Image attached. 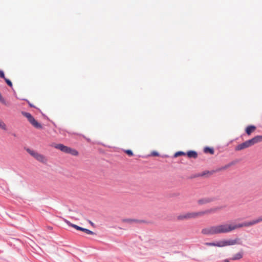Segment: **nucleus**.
Segmentation results:
<instances>
[{"label":"nucleus","instance_id":"obj_1","mask_svg":"<svg viewBox=\"0 0 262 262\" xmlns=\"http://www.w3.org/2000/svg\"><path fill=\"white\" fill-rule=\"evenodd\" d=\"M215 211L214 209H210L206 210L205 211H199V212H187L184 214H180L177 217V220L181 221L184 220H187L191 219H195L198 216L203 215L205 214L210 213Z\"/></svg>","mask_w":262,"mask_h":262},{"label":"nucleus","instance_id":"obj_2","mask_svg":"<svg viewBox=\"0 0 262 262\" xmlns=\"http://www.w3.org/2000/svg\"><path fill=\"white\" fill-rule=\"evenodd\" d=\"M201 233L206 235L226 233L224 224L204 228L202 229Z\"/></svg>","mask_w":262,"mask_h":262},{"label":"nucleus","instance_id":"obj_3","mask_svg":"<svg viewBox=\"0 0 262 262\" xmlns=\"http://www.w3.org/2000/svg\"><path fill=\"white\" fill-rule=\"evenodd\" d=\"M252 225L250 221L245 222L243 223H239L234 225L231 224H224L226 233H229L237 228H242L243 227H250Z\"/></svg>","mask_w":262,"mask_h":262},{"label":"nucleus","instance_id":"obj_4","mask_svg":"<svg viewBox=\"0 0 262 262\" xmlns=\"http://www.w3.org/2000/svg\"><path fill=\"white\" fill-rule=\"evenodd\" d=\"M21 114L28 119V121L33 125L34 127L37 129H42V125L38 122L32 115L26 112H21Z\"/></svg>","mask_w":262,"mask_h":262},{"label":"nucleus","instance_id":"obj_5","mask_svg":"<svg viewBox=\"0 0 262 262\" xmlns=\"http://www.w3.org/2000/svg\"><path fill=\"white\" fill-rule=\"evenodd\" d=\"M25 150L33 157H34L37 161L42 162L43 163H45L47 161V159L45 156L43 155L40 154L37 152L29 148H25Z\"/></svg>","mask_w":262,"mask_h":262},{"label":"nucleus","instance_id":"obj_6","mask_svg":"<svg viewBox=\"0 0 262 262\" xmlns=\"http://www.w3.org/2000/svg\"><path fill=\"white\" fill-rule=\"evenodd\" d=\"M64 221L67 223V224L69 226L72 227L77 230L82 231L88 234H91V235L95 234V233L94 232H93L92 231L89 230L88 229L84 228L83 227L78 226L75 224H73L66 219H64Z\"/></svg>","mask_w":262,"mask_h":262},{"label":"nucleus","instance_id":"obj_7","mask_svg":"<svg viewBox=\"0 0 262 262\" xmlns=\"http://www.w3.org/2000/svg\"><path fill=\"white\" fill-rule=\"evenodd\" d=\"M254 144L252 138L250 140L246 141L245 142L242 143V144H238L237 146L235 147V149L236 151L241 150L245 148H248L250 146H251Z\"/></svg>","mask_w":262,"mask_h":262},{"label":"nucleus","instance_id":"obj_8","mask_svg":"<svg viewBox=\"0 0 262 262\" xmlns=\"http://www.w3.org/2000/svg\"><path fill=\"white\" fill-rule=\"evenodd\" d=\"M56 149H59L61 151L67 154L70 150V147L66 146L62 144H57L55 146Z\"/></svg>","mask_w":262,"mask_h":262},{"label":"nucleus","instance_id":"obj_9","mask_svg":"<svg viewBox=\"0 0 262 262\" xmlns=\"http://www.w3.org/2000/svg\"><path fill=\"white\" fill-rule=\"evenodd\" d=\"M215 200L214 198H205L198 200V203L200 205H203L209 203Z\"/></svg>","mask_w":262,"mask_h":262},{"label":"nucleus","instance_id":"obj_10","mask_svg":"<svg viewBox=\"0 0 262 262\" xmlns=\"http://www.w3.org/2000/svg\"><path fill=\"white\" fill-rule=\"evenodd\" d=\"M256 129V126L253 125H249L245 129L246 133L248 135H251V134Z\"/></svg>","mask_w":262,"mask_h":262},{"label":"nucleus","instance_id":"obj_11","mask_svg":"<svg viewBox=\"0 0 262 262\" xmlns=\"http://www.w3.org/2000/svg\"><path fill=\"white\" fill-rule=\"evenodd\" d=\"M186 155L190 158L196 159L198 157V153L194 150H189Z\"/></svg>","mask_w":262,"mask_h":262},{"label":"nucleus","instance_id":"obj_12","mask_svg":"<svg viewBox=\"0 0 262 262\" xmlns=\"http://www.w3.org/2000/svg\"><path fill=\"white\" fill-rule=\"evenodd\" d=\"M122 222L128 223H142L144 221L142 220H138L136 219H124L122 220Z\"/></svg>","mask_w":262,"mask_h":262},{"label":"nucleus","instance_id":"obj_13","mask_svg":"<svg viewBox=\"0 0 262 262\" xmlns=\"http://www.w3.org/2000/svg\"><path fill=\"white\" fill-rule=\"evenodd\" d=\"M239 239L238 238H236L234 239H229V240H225L226 241V245L227 246H231L234 245L237 243V241Z\"/></svg>","mask_w":262,"mask_h":262},{"label":"nucleus","instance_id":"obj_14","mask_svg":"<svg viewBox=\"0 0 262 262\" xmlns=\"http://www.w3.org/2000/svg\"><path fill=\"white\" fill-rule=\"evenodd\" d=\"M243 252H238L233 256V257L231 258V259L233 260H239L243 257Z\"/></svg>","mask_w":262,"mask_h":262},{"label":"nucleus","instance_id":"obj_15","mask_svg":"<svg viewBox=\"0 0 262 262\" xmlns=\"http://www.w3.org/2000/svg\"><path fill=\"white\" fill-rule=\"evenodd\" d=\"M234 163H235L234 162L232 161V162L228 163V164H226L225 166L219 168L218 169L216 170V171L225 170V169L228 168L229 167L233 165V164H234Z\"/></svg>","mask_w":262,"mask_h":262},{"label":"nucleus","instance_id":"obj_16","mask_svg":"<svg viewBox=\"0 0 262 262\" xmlns=\"http://www.w3.org/2000/svg\"><path fill=\"white\" fill-rule=\"evenodd\" d=\"M254 144L262 142V135H258L252 138Z\"/></svg>","mask_w":262,"mask_h":262},{"label":"nucleus","instance_id":"obj_17","mask_svg":"<svg viewBox=\"0 0 262 262\" xmlns=\"http://www.w3.org/2000/svg\"><path fill=\"white\" fill-rule=\"evenodd\" d=\"M204 151L205 153H210L211 155L214 154V149L209 147H205L204 149Z\"/></svg>","mask_w":262,"mask_h":262},{"label":"nucleus","instance_id":"obj_18","mask_svg":"<svg viewBox=\"0 0 262 262\" xmlns=\"http://www.w3.org/2000/svg\"><path fill=\"white\" fill-rule=\"evenodd\" d=\"M251 225L253 226L255 224H256L258 223L262 222V215L258 217L257 219L251 221Z\"/></svg>","mask_w":262,"mask_h":262},{"label":"nucleus","instance_id":"obj_19","mask_svg":"<svg viewBox=\"0 0 262 262\" xmlns=\"http://www.w3.org/2000/svg\"><path fill=\"white\" fill-rule=\"evenodd\" d=\"M215 244H215L216 246L219 247H223L226 246L225 240L217 242L215 243Z\"/></svg>","mask_w":262,"mask_h":262},{"label":"nucleus","instance_id":"obj_20","mask_svg":"<svg viewBox=\"0 0 262 262\" xmlns=\"http://www.w3.org/2000/svg\"><path fill=\"white\" fill-rule=\"evenodd\" d=\"M213 172H214L213 171H204L203 172H202L201 173H199L197 175L195 176L194 177H203V176H205L206 174H208V173L212 174Z\"/></svg>","mask_w":262,"mask_h":262},{"label":"nucleus","instance_id":"obj_21","mask_svg":"<svg viewBox=\"0 0 262 262\" xmlns=\"http://www.w3.org/2000/svg\"><path fill=\"white\" fill-rule=\"evenodd\" d=\"M70 150H69V152L67 154H70L71 155H72L73 156L78 155V152L76 150L72 149L70 147Z\"/></svg>","mask_w":262,"mask_h":262},{"label":"nucleus","instance_id":"obj_22","mask_svg":"<svg viewBox=\"0 0 262 262\" xmlns=\"http://www.w3.org/2000/svg\"><path fill=\"white\" fill-rule=\"evenodd\" d=\"M0 102L6 106H8L9 104L8 102H7L6 100L3 97L1 93H0Z\"/></svg>","mask_w":262,"mask_h":262},{"label":"nucleus","instance_id":"obj_23","mask_svg":"<svg viewBox=\"0 0 262 262\" xmlns=\"http://www.w3.org/2000/svg\"><path fill=\"white\" fill-rule=\"evenodd\" d=\"M185 155H186L185 152H184L183 151H180L176 152L174 154V157H179L180 156H185Z\"/></svg>","mask_w":262,"mask_h":262},{"label":"nucleus","instance_id":"obj_24","mask_svg":"<svg viewBox=\"0 0 262 262\" xmlns=\"http://www.w3.org/2000/svg\"><path fill=\"white\" fill-rule=\"evenodd\" d=\"M0 128H1L3 129L6 130V127L5 124L0 120Z\"/></svg>","mask_w":262,"mask_h":262},{"label":"nucleus","instance_id":"obj_25","mask_svg":"<svg viewBox=\"0 0 262 262\" xmlns=\"http://www.w3.org/2000/svg\"><path fill=\"white\" fill-rule=\"evenodd\" d=\"M5 82H6V83L10 87H12V82L10 80L7 79V78H5L4 79Z\"/></svg>","mask_w":262,"mask_h":262},{"label":"nucleus","instance_id":"obj_26","mask_svg":"<svg viewBox=\"0 0 262 262\" xmlns=\"http://www.w3.org/2000/svg\"><path fill=\"white\" fill-rule=\"evenodd\" d=\"M215 244H216L215 242H211V243L206 242V243H204V245H205L206 246H216Z\"/></svg>","mask_w":262,"mask_h":262},{"label":"nucleus","instance_id":"obj_27","mask_svg":"<svg viewBox=\"0 0 262 262\" xmlns=\"http://www.w3.org/2000/svg\"><path fill=\"white\" fill-rule=\"evenodd\" d=\"M125 152L129 156H133L134 155L132 150L130 149L125 150Z\"/></svg>","mask_w":262,"mask_h":262},{"label":"nucleus","instance_id":"obj_28","mask_svg":"<svg viewBox=\"0 0 262 262\" xmlns=\"http://www.w3.org/2000/svg\"><path fill=\"white\" fill-rule=\"evenodd\" d=\"M0 77L4 79L6 78L4 72L1 70H0Z\"/></svg>","mask_w":262,"mask_h":262},{"label":"nucleus","instance_id":"obj_29","mask_svg":"<svg viewBox=\"0 0 262 262\" xmlns=\"http://www.w3.org/2000/svg\"><path fill=\"white\" fill-rule=\"evenodd\" d=\"M25 100L27 102V103H28V104H29V106H30V107H35V106L33 104L29 102V101H28V100H27V99H26Z\"/></svg>","mask_w":262,"mask_h":262},{"label":"nucleus","instance_id":"obj_30","mask_svg":"<svg viewBox=\"0 0 262 262\" xmlns=\"http://www.w3.org/2000/svg\"><path fill=\"white\" fill-rule=\"evenodd\" d=\"M151 155L152 156H158L159 154L157 151H154L151 153Z\"/></svg>","mask_w":262,"mask_h":262},{"label":"nucleus","instance_id":"obj_31","mask_svg":"<svg viewBox=\"0 0 262 262\" xmlns=\"http://www.w3.org/2000/svg\"><path fill=\"white\" fill-rule=\"evenodd\" d=\"M224 262H230L228 259H225Z\"/></svg>","mask_w":262,"mask_h":262},{"label":"nucleus","instance_id":"obj_32","mask_svg":"<svg viewBox=\"0 0 262 262\" xmlns=\"http://www.w3.org/2000/svg\"><path fill=\"white\" fill-rule=\"evenodd\" d=\"M12 135H13L14 137H16V134H15V133H13V134H12Z\"/></svg>","mask_w":262,"mask_h":262},{"label":"nucleus","instance_id":"obj_33","mask_svg":"<svg viewBox=\"0 0 262 262\" xmlns=\"http://www.w3.org/2000/svg\"><path fill=\"white\" fill-rule=\"evenodd\" d=\"M90 223L92 225H93V224H93V222H92L91 221H90Z\"/></svg>","mask_w":262,"mask_h":262}]
</instances>
